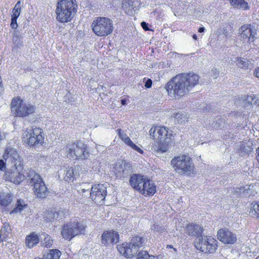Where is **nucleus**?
<instances>
[{"instance_id": "1", "label": "nucleus", "mask_w": 259, "mask_h": 259, "mask_svg": "<svg viewBox=\"0 0 259 259\" xmlns=\"http://www.w3.org/2000/svg\"><path fill=\"white\" fill-rule=\"evenodd\" d=\"M199 78V76L194 73H179L167 83L165 89L170 96L182 97L198 84Z\"/></svg>"}, {"instance_id": "2", "label": "nucleus", "mask_w": 259, "mask_h": 259, "mask_svg": "<svg viewBox=\"0 0 259 259\" xmlns=\"http://www.w3.org/2000/svg\"><path fill=\"white\" fill-rule=\"evenodd\" d=\"M2 157L7 161L11 171L9 172V178L8 180L15 184H20L24 180V176L21 172L24 167L23 158L16 149L11 147L5 149Z\"/></svg>"}, {"instance_id": "3", "label": "nucleus", "mask_w": 259, "mask_h": 259, "mask_svg": "<svg viewBox=\"0 0 259 259\" xmlns=\"http://www.w3.org/2000/svg\"><path fill=\"white\" fill-rule=\"evenodd\" d=\"M129 184L135 191L145 197L153 196L157 191L155 183L147 176L140 174H132Z\"/></svg>"}, {"instance_id": "4", "label": "nucleus", "mask_w": 259, "mask_h": 259, "mask_svg": "<svg viewBox=\"0 0 259 259\" xmlns=\"http://www.w3.org/2000/svg\"><path fill=\"white\" fill-rule=\"evenodd\" d=\"M77 9L76 0H59L55 10L56 19L60 23L69 22L76 15Z\"/></svg>"}, {"instance_id": "5", "label": "nucleus", "mask_w": 259, "mask_h": 259, "mask_svg": "<svg viewBox=\"0 0 259 259\" xmlns=\"http://www.w3.org/2000/svg\"><path fill=\"white\" fill-rule=\"evenodd\" d=\"M27 206L25 201L18 199L14 206V196L11 193H0V208L2 212H9L10 214L20 213Z\"/></svg>"}, {"instance_id": "6", "label": "nucleus", "mask_w": 259, "mask_h": 259, "mask_svg": "<svg viewBox=\"0 0 259 259\" xmlns=\"http://www.w3.org/2000/svg\"><path fill=\"white\" fill-rule=\"evenodd\" d=\"M11 111L15 117H26L35 111L34 105L27 103L20 97H14L10 104Z\"/></svg>"}, {"instance_id": "7", "label": "nucleus", "mask_w": 259, "mask_h": 259, "mask_svg": "<svg viewBox=\"0 0 259 259\" xmlns=\"http://www.w3.org/2000/svg\"><path fill=\"white\" fill-rule=\"evenodd\" d=\"M41 128L32 127L27 128L23 133L22 140L24 144L30 147H37L42 146L45 137Z\"/></svg>"}, {"instance_id": "8", "label": "nucleus", "mask_w": 259, "mask_h": 259, "mask_svg": "<svg viewBox=\"0 0 259 259\" xmlns=\"http://www.w3.org/2000/svg\"><path fill=\"white\" fill-rule=\"evenodd\" d=\"M91 27L94 34L100 37L110 35L114 29L112 21L105 17H96L92 22Z\"/></svg>"}, {"instance_id": "9", "label": "nucleus", "mask_w": 259, "mask_h": 259, "mask_svg": "<svg viewBox=\"0 0 259 259\" xmlns=\"http://www.w3.org/2000/svg\"><path fill=\"white\" fill-rule=\"evenodd\" d=\"M193 244L198 251L206 254H213L218 247V241L210 235H203L196 238Z\"/></svg>"}, {"instance_id": "10", "label": "nucleus", "mask_w": 259, "mask_h": 259, "mask_svg": "<svg viewBox=\"0 0 259 259\" xmlns=\"http://www.w3.org/2000/svg\"><path fill=\"white\" fill-rule=\"evenodd\" d=\"M30 184L33 186V191L37 198H45L48 193V189L40 176L34 170L30 169L27 173Z\"/></svg>"}, {"instance_id": "11", "label": "nucleus", "mask_w": 259, "mask_h": 259, "mask_svg": "<svg viewBox=\"0 0 259 259\" xmlns=\"http://www.w3.org/2000/svg\"><path fill=\"white\" fill-rule=\"evenodd\" d=\"M86 227L83 222L67 223L62 226L61 235L64 239L70 241L76 235L84 234Z\"/></svg>"}, {"instance_id": "12", "label": "nucleus", "mask_w": 259, "mask_h": 259, "mask_svg": "<svg viewBox=\"0 0 259 259\" xmlns=\"http://www.w3.org/2000/svg\"><path fill=\"white\" fill-rule=\"evenodd\" d=\"M171 164L175 170L183 174L189 175L193 173L194 167L192 159L187 155L183 154L175 157L171 160Z\"/></svg>"}, {"instance_id": "13", "label": "nucleus", "mask_w": 259, "mask_h": 259, "mask_svg": "<svg viewBox=\"0 0 259 259\" xmlns=\"http://www.w3.org/2000/svg\"><path fill=\"white\" fill-rule=\"evenodd\" d=\"M144 238L138 235L134 236L130 243H123L118 244L117 248L119 253L127 258H131L134 256L133 247L140 248L143 246Z\"/></svg>"}, {"instance_id": "14", "label": "nucleus", "mask_w": 259, "mask_h": 259, "mask_svg": "<svg viewBox=\"0 0 259 259\" xmlns=\"http://www.w3.org/2000/svg\"><path fill=\"white\" fill-rule=\"evenodd\" d=\"M68 155L76 159H87L90 155L87 145L79 142L72 143L69 149Z\"/></svg>"}, {"instance_id": "15", "label": "nucleus", "mask_w": 259, "mask_h": 259, "mask_svg": "<svg viewBox=\"0 0 259 259\" xmlns=\"http://www.w3.org/2000/svg\"><path fill=\"white\" fill-rule=\"evenodd\" d=\"M240 40L243 43L250 44L256 38L257 30L251 24H245L242 25L239 29Z\"/></svg>"}, {"instance_id": "16", "label": "nucleus", "mask_w": 259, "mask_h": 259, "mask_svg": "<svg viewBox=\"0 0 259 259\" xmlns=\"http://www.w3.org/2000/svg\"><path fill=\"white\" fill-rule=\"evenodd\" d=\"M107 196V188L104 184H95L92 187L90 198L96 204H101Z\"/></svg>"}, {"instance_id": "17", "label": "nucleus", "mask_w": 259, "mask_h": 259, "mask_svg": "<svg viewBox=\"0 0 259 259\" xmlns=\"http://www.w3.org/2000/svg\"><path fill=\"white\" fill-rule=\"evenodd\" d=\"M119 240L118 233L113 230L104 231L101 235V243L104 246L113 245L117 243Z\"/></svg>"}, {"instance_id": "18", "label": "nucleus", "mask_w": 259, "mask_h": 259, "mask_svg": "<svg viewBox=\"0 0 259 259\" xmlns=\"http://www.w3.org/2000/svg\"><path fill=\"white\" fill-rule=\"evenodd\" d=\"M218 239L226 244H232L237 241V238L235 234L228 229L225 228L220 229L217 233Z\"/></svg>"}, {"instance_id": "19", "label": "nucleus", "mask_w": 259, "mask_h": 259, "mask_svg": "<svg viewBox=\"0 0 259 259\" xmlns=\"http://www.w3.org/2000/svg\"><path fill=\"white\" fill-rule=\"evenodd\" d=\"M150 136L153 139L157 141L167 140L168 128L163 126H155L149 131Z\"/></svg>"}, {"instance_id": "20", "label": "nucleus", "mask_w": 259, "mask_h": 259, "mask_svg": "<svg viewBox=\"0 0 259 259\" xmlns=\"http://www.w3.org/2000/svg\"><path fill=\"white\" fill-rule=\"evenodd\" d=\"M204 229L199 224L196 223H189L185 227L186 233L190 236L199 238L202 236Z\"/></svg>"}, {"instance_id": "21", "label": "nucleus", "mask_w": 259, "mask_h": 259, "mask_svg": "<svg viewBox=\"0 0 259 259\" xmlns=\"http://www.w3.org/2000/svg\"><path fill=\"white\" fill-rule=\"evenodd\" d=\"M118 135L121 140L127 145L130 146L133 150L141 154L143 153V150L135 144L131 139L120 128L117 130Z\"/></svg>"}, {"instance_id": "22", "label": "nucleus", "mask_w": 259, "mask_h": 259, "mask_svg": "<svg viewBox=\"0 0 259 259\" xmlns=\"http://www.w3.org/2000/svg\"><path fill=\"white\" fill-rule=\"evenodd\" d=\"M118 135L121 140L127 145L130 146L133 150L141 154L143 153V150L135 144L131 139L120 128L117 130Z\"/></svg>"}, {"instance_id": "23", "label": "nucleus", "mask_w": 259, "mask_h": 259, "mask_svg": "<svg viewBox=\"0 0 259 259\" xmlns=\"http://www.w3.org/2000/svg\"><path fill=\"white\" fill-rule=\"evenodd\" d=\"M40 241L39 235L35 232H32L26 235L25 239V244L27 248H32L37 246Z\"/></svg>"}, {"instance_id": "24", "label": "nucleus", "mask_w": 259, "mask_h": 259, "mask_svg": "<svg viewBox=\"0 0 259 259\" xmlns=\"http://www.w3.org/2000/svg\"><path fill=\"white\" fill-rule=\"evenodd\" d=\"M21 9V2L18 1L16 4L14 8L12 10V14L11 15V22L10 24V26L12 29H16L18 27L17 20L20 15Z\"/></svg>"}, {"instance_id": "25", "label": "nucleus", "mask_w": 259, "mask_h": 259, "mask_svg": "<svg viewBox=\"0 0 259 259\" xmlns=\"http://www.w3.org/2000/svg\"><path fill=\"white\" fill-rule=\"evenodd\" d=\"M60 214L64 215V213L63 211L57 212L55 209L51 208L43 212V217L46 222H53L55 219H59V216Z\"/></svg>"}, {"instance_id": "26", "label": "nucleus", "mask_w": 259, "mask_h": 259, "mask_svg": "<svg viewBox=\"0 0 259 259\" xmlns=\"http://www.w3.org/2000/svg\"><path fill=\"white\" fill-rule=\"evenodd\" d=\"M136 3L138 4V0H122L121 8L124 12L128 15L133 14V11L135 10Z\"/></svg>"}, {"instance_id": "27", "label": "nucleus", "mask_w": 259, "mask_h": 259, "mask_svg": "<svg viewBox=\"0 0 259 259\" xmlns=\"http://www.w3.org/2000/svg\"><path fill=\"white\" fill-rule=\"evenodd\" d=\"M248 211L251 218L259 220V200L251 202L248 206Z\"/></svg>"}, {"instance_id": "28", "label": "nucleus", "mask_w": 259, "mask_h": 259, "mask_svg": "<svg viewBox=\"0 0 259 259\" xmlns=\"http://www.w3.org/2000/svg\"><path fill=\"white\" fill-rule=\"evenodd\" d=\"M79 175L78 169H76V167H68L66 170L64 179L66 182H72L76 179L77 177L79 176Z\"/></svg>"}, {"instance_id": "29", "label": "nucleus", "mask_w": 259, "mask_h": 259, "mask_svg": "<svg viewBox=\"0 0 259 259\" xmlns=\"http://www.w3.org/2000/svg\"><path fill=\"white\" fill-rule=\"evenodd\" d=\"M170 140H163L158 141L157 145H155V150L158 153H164L166 152L169 148Z\"/></svg>"}, {"instance_id": "30", "label": "nucleus", "mask_w": 259, "mask_h": 259, "mask_svg": "<svg viewBox=\"0 0 259 259\" xmlns=\"http://www.w3.org/2000/svg\"><path fill=\"white\" fill-rule=\"evenodd\" d=\"M231 5L235 8L243 10H249V6L245 0H229Z\"/></svg>"}, {"instance_id": "31", "label": "nucleus", "mask_w": 259, "mask_h": 259, "mask_svg": "<svg viewBox=\"0 0 259 259\" xmlns=\"http://www.w3.org/2000/svg\"><path fill=\"white\" fill-rule=\"evenodd\" d=\"M10 230V225L7 222L3 223L2 229L0 228V243L3 242L8 237L9 232L8 231V229Z\"/></svg>"}, {"instance_id": "32", "label": "nucleus", "mask_w": 259, "mask_h": 259, "mask_svg": "<svg viewBox=\"0 0 259 259\" xmlns=\"http://www.w3.org/2000/svg\"><path fill=\"white\" fill-rule=\"evenodd\" d=\"M61 252L57 249H50L45 255L46 259H59Z\"/></svg>"}, {"instance_id": "33", "label": "nucleus", "mask_w": 259, "mask_h": 259, "mask_svg": "<svg viewBox=\"0 0 259 259\" xmlns=\"http://www.w3.org/2000/svg\"><path fill=\"white\" fill-rule=\"evenodd\" d=\"M136 258L137 259H158V256L150 255L147 251L141 250L137 253Z\"/></svg>"}, {"instance_id": "34", "label": "nucleus", "mask_w": 259, "mask_h": 259, "mask_svg": "<svg viewBox=\"0 0 259 259\" xmlns=\"http://www.w3.org/2000/svg\"><path fill=\"white\" fill-rule=\"evenodd\" d=\"M21 37L16 33L13 34L12 41L17 48H20L22 46V41L20 40Z\"/></svg>"}, {"instance_id": "35", "label": "nucleus", "mask_w": 259, "mask_h": 259, "mask_svg": "<svg viewBox=\"0 0 259 259\" xmlns=\"http://www.w3.org/2000/svg\"><path fill=\"white\" fill-rule=\"evenodd\" d=\"M53 243V240L51 237L49 235L46 234L44 240V245L46 247H50L52 246Z\"/></svg>"}, {"instance_id": "36", "label": "nucleus", "mask_w": 259, "mask_h": 259, "mask_svg": "<svg viewBox=\"0 0 259 259\" xmlns=\"http://www.w3.org/2000/svg\"><path fill=\"white\" fill-rule=\"evenodd\" d=\"M237 65L241 68H244L247 69L249 65V61L248 60H243L241 58H237Z\"/></svg>"}, {"instance_id": "37", "label": "nucleus", "mask_w": 259, "mask_h": 259, "mask_svg": "<svg viewBox=\"0 0 259 259\" xmlns=\"http://www.w3.org/2000/svg\"><path fill=\"white\" fill-rule=\"evenodd\" d=\"M7 161L4 158L3 159H0V170L4 171L6 168Z\"/></svg>"}, {"instance_id": "38", "label": "nucleus", "mask_w": 259, "mask_h": 259, "mask_svg": "<svg viewBox=\"0 0 259 259\" xmlns=\"http://www.w3.org/2000/svg\"><path fill=\"white\" fill-rule=\"evenodd\" d=\"M152 81L151 79H148L145 82V87L147 89H149L152 87Z\"/></svg>"}, {"instance_id": "39", "label": "nucleus", "mask_w": 259, "mask_h": 259, "mask_svg": "<svg viewBox=\"0 0 259 259\" xmlns=\"http://www.w3.org/2000/svg\"><path fill=\"white\" fill-rule=\"evenodd\" d=\"M154 230L158 232H162L165 231V229L164 228L159 227L158 226H154Z\"/></svg>"}, {"instance_id": "40", "label": "nucleus", "mask_w": 259, "mask_h": 259, "mask_svg": "<svg viewBox=\"0 0 259 259\" xmlns=\"http://www.w3.org/2000/svg\"><path fill=\"white\" fill-rule=\"evenodd\" d=\"M141 26L145 31H147L149 30V28L148 27V24L145 22H142L141 24Z\"/></svg>"}, {"instance_id": "41", "label": "nucleus", "mask_w": 259, "mask_h": 259, "mask_svg": "<svg viewBox=\"0 0 259 259\" xmlns=\"http://www.w3.org/2000/svg\"><path fill=\"white\" fill-rule=\"evenodd\" d=\"M253 74L256 77L259 78V67L255 68Z\"/></svg>"}, {"instance_id": "42", "label": "nucleus", "mask_w": 259, "mask_h": 259, "mask_svg": "<svg viewBox=\"0 0 259 259\" xmlns=\"http://www.w3.org/2000/svg\"><path fill=\"white\" fill-rule=\"evenodd\" d=\"M255 158L259 163V147L256 150V157Z\"/></svg>"}, {"instance_id": "43", "label": "nucleus", "mask_w": 259, "mask_h": 259, "mask_svg": "<svg viewBox=\"0 0 259 259\" xmlns=\"http://www.w3.org/2000/svg\"><path fill=\"white\" fill-rule=\"evenodd\" d=\"M126 101L127 100L126 99H122L121 100V103L122 105H125L126 104Z\"/></svg>"}, {"instance_id": "44", "label": "nucleus", "mask_w": 259, "mask_h": 259, "mask_svg": "<svg viewBox=\"0 0 259 259\" xmlns=\"http://www.w3.org/2000/svg\"><path fill=\"white\" fill-rule=\"evenodd\" d=\"M167 248H172L175 251H177L176 248H174L172 245H167Z\"/></svg>"}, {"instance_id": "45", "label": "nucleus", "mask_w": 259, "mask_h": 259, "mask_svg": "<svg viewBox=\"0 0 259 259\" xmlns=\"http://www.w3.org/2000/svg\"><path fill=\"white\" fill-rule=\"evenodd\" d=\"M205 30L204 27H200L198 29V32L200 33L203 32Z\"/></svg>"}, {"instance_id": "46", "label": "nucleus", "mask_w": 259, "mask_h": 259, "mask_svg": "<svg viewBox=\"0 0 259 259\" xmlns=\"http://www.w3.org/2000/svg\"><path fill=\"white\" fill-rule=\"evenodd\" d=\"M192 37H193V39H194L195 40H197V36L196 34H193Z\"/></svg>"}, {"instance_id": "47", "label": "nucleus", "mask_w": 259, "mask_h": 259, "mask_svg": "<svg viewBox=\"0 0 259 259\" xmlns=\"http://www.w3.org/2000/svg\"><path fill=\"white\" fill-rule=\"evenodd\" d=\"M126 165H127V166H128L129 167H132L131 165L130 164H128V163H126Z\"/></svg>"}, {"instance_id": "48", "label": "nucleus", "mask_w": 259, "mask_h": 259, "mask_svg": "<svg viewBox=\"0 0 259 259\" xmlns=\"http://www.w3.org/2000/svg\"><path fill=\"white\" fill-rule=\"evenodd\" d=\"M254 259H259V255L256 257H255Z\"/></svg>"}, {"instance_id": "49", "label": "nucleus", "mask_w": 259, "mask_h": 259, "mask_svg": "<svg viewBox=\"0 0 259 259\" xmlns=\"http://www.w3.org/2000/svg\"><path fill=\"white\" fill-rule=\"evenodd\" d=\"M82 191L83 192H85V190L84 189H82Z\"/></svg>"}]
</instances>
